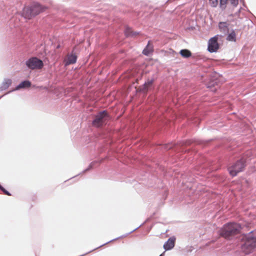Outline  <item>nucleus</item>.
<instances>
[{
  "instance_id": "obj_1",
  "label": "nucleus",
  "mask_w": 256,
  "mask_h": 256,
  "mask_svg": "<svg viewBox=\"0 0 256 256\" xmlns=\"http://www.w3.org/2000/svg\"><path fill=\"white\" fill-rule=\"evenodd\" d=\"M241 226L236 222H229L223 226L218 230V234L226 239L236 235L240 232Z\"/></svg>"
},
{
  "instance_id": "obj_2",
  "label": "nucleus",
  "mask_w": 256,
  "mask_h": 256,
  "mask_svg": "<svg viewBox=\"0 0 256 256\" xmlns=\"http://www.w3.org/2000/svg\"><path fill=\"white\" fill-rule=\"evenodd\" d=\"M244 242L242 250L246 254L251 252L256 248V230L252 231L243 237Z\"/></svg>"
},
{
  "instance_id": "obj_3",
  "label": "nucleus",
  "mask_w": 256,
  "mask_h": 256,
  "mask_svg": "<svg viewBox=\"0 0 256 256\" xmlns=\"http://www.w3.org/2000/svg\"><path fill=\"white\" fill-rule=\"evenodd\" d=\"M46 8L36 2H32L30 4L24 7L22 10L23 16L28 19L31 18L40 13L44 11Z\"/></svg>"
},
{
  "instance_id": "obj_4",
  "label": "nucleus",
  "mask_w": 256,
  "mask_h": 256,
  "mask_svg": "<svg viewBox=\"0 0 256 256\" xmlns=\"http://www.w3.org/2000/svg\"><path fill=\"white\" fill-rule=\"evenodd\" d=\"M245 167V160L241 159L237 161L234 164L229 167L228 170L230 174L232 176H236L238 172L242 171Z\"/></svg>"
},
{
  "instance_id": "obj_5",
  "label": "nucleus",
  "mask_w": 256,
  "mask_h": 256,
  "mask_svg": "<svg viewBox=\"0 0 256 256\" xmlns=\"http://www.w3.org/2000/svg\"><path fill=\"white\" fill-rule=\"evenodd\" d=\"M108 119V116L106 111L99 112L92 122V124L96 127L102 126Z\"/></svg>"
},
{
  "instance_id": "obj_6",
  "label": "nucleus",
  "mask_w": 256,
  "mask_h": 256,
  "mask_svg": "<svg viewBox=\"0 0 256 256\" xmlns=\"http://www.w3.org/2000/svg\"><path fill=\"white\" fill-rule=\"evenodd\" d=\"M26 64L28 68L32 70L41 69L44 66L42 61L36 57L32 58L28 60Z\"/></svg>"
},
{
  "instance_id": "obj_7",
  "label": "nucleus",
  "mask_w": 256,
  "mask_h": 256,
  "mask_svg": "<svg viewBox=\"0 0 256 256\" xmlns=\"http://www.w3.org/2000/svg\"><path fill=\"white\" fill-rule=\"evenodd\" d=\"M218 36H214L211 38L208 44V50L210 52H216L219 48V45L218 42Z\"/></svg>"
},
{
  "instance_id": "obj_8",
  "label": "nucleus",
  "mask_w": 256,
  "mask_h": 256,
  "mask_svg": "<svg viewBox=\"0 0 256 256\" xmlns=\"http://www.w3.org/2000/svg\"><path fill=\"white\" fill-rule=\"evenodd\" d=\"M176 238L174 237L170 238L168 241L164 244V248L166 250L172 249L175 244Z\"/></svg>"
},
{
  "instance_id": "obj_9",
  "label": "nucleus",
  "mask_w": 256,
  "mask_h": 256,
  "mask_svg": "<svg viewBox=\"0 0 256 256\" xmlns=\"http://www.w3.org/2000/svg\"><path fill=\"white\" fill-rule=\"evenodd\" d=\"M154 50L153 46L150 44V41L148 42L146 48L143 50L142 53L144 55L148 56Z\"/></svg>"
},
{
  "instance_id": "obj_10",
  "label": "nucleus",
  "mask_w": 256,
  "mask_h": 256,
  "mask_svg": "<svg viewBox=\"0 0 256 256\" xmlns=\"http://www.w3.org/2000/svg\"><path fill=\"white\" fill-rule=\"evenodd\" d=\"M220 32L226 33L228 31V24L225 22H220L218 24Z\"/></svg>"
},
{
  "instance_id": "obj_11",
  "label": "nucleus",
  "mask_w": 256,
  "mask_h": 256,
  "mask_svg": "<svg viewBox=\"0 0 256 256\" xmlns=\"http://www.w3.org/2000/svg\"><path fill=\"white\" fill-rule=\"evenodd\" d=\"M76 61V56L75 55L71 54L68 57L66 62V65H69L75 63Z\"/></svg>"
},
{
  "instance_id": "obj_12",
  "label": "nucleus",
  "mask_w": 256,
  "mask_h": 256,
  "mask_svg": "<svg viewBox=\"0 0 256 256\" xmlns=\"http://www.w3.org/2000/svg\"><path fill=\"white\" fill-rule=\"evenodd\" d=\"M180 54L183 58H190L192 56V52L190 51L187 49L182 50L180 51Z\"/></svg>"
},
{
  "instance_id": "obj_13",
  "label": "nucleus",
  "mask_w": 256,
  "mask_h": 256,
  "mask_svg": "<svg viewBox=\"0 0 256 256\" xmlns=\"http://www.w3.org/2000/svg\"><path fill=\"white\" fill-rule=\"evenodd\" d=\"M31 83L28 80H26L22 82L18 86L17 88H28L30 86Z\"/></svg>"
},
{
  "instance_id": "obj_14",
  "label": "nucleus",
  "mask_w": 256,
  "mask_h": 256,
  "mask_svg": "<svg viewBox=\"0 0 256 256\" xmlns=\"http://www.w3.org/2000/svg\"><path fill=\"white\" fill-rule=\"evenodd\" d=\"M12 84V80L10 79L5 80L2 83V88L4 89L8 88Z\"/></svg>"
},
{
  "instance_id": "obj_15",
  "label": "nucleus",
  "mask_w": 256,
  "mask_h": 256,
  "mask_svg": "<svg viewBox=\"0 0 256 256\" xmlns=\"http://www.w3.org/2000/svg\"><path fill=\"white\" fill-rule=\"evenodd\" d=\"M236 34L234 31L232 32L228 36L227 40L229 41H236Z\"/></svg>"
},
{
  "instance_id": "obj_16",
  "label": "nucleus",
  "mask_w": 256,
  "mask_h": 256,
  "mask_svg": "<svg viewBox=\"0 0 256 256\" xmlns=\"http://www.w3.org/2000/svg\"><path fill=\"white\" fill-rule=\"evenodd\" d=\"M152 82L150 81L147 82H146L144 85L143 88H142V90L144 92H146L148 90V88L152 85Z\"/></svg>"
},
{
  "instance_id": "obj_17",
  "label": "nucleus",
  "mask_w": 256,
  "mask_h": 256,
  "mask_svg": "<svg viewBox=\"0 0 256 256\" xmlns=\"http://www.w3.org/2000/svg\"><path fill=\"white\" fill-rule=\"evenodd\" d=\"M228 0H220V6L222 10H224Z\"/></svg>"
},
{
  "instance_id": "obj_18",
  "label": "nucleus",
  "mask_w": 256,
  "mask_h": 256,
  "mask_svg": "<svg viewBox=\"0 0 256 256\" xmlns=\"http://www.w3.org/2000/svg\"><path fill=\"white\" fill-rule=\"evenodd\" d=\"M125 34L127 36H134L136 34V32L132 31L130 28H127L125 32Z\"/></svg>"
},
{
  "instance_id": "obj_19",
  "label": "nucleus",
  "mask_w": 256,
  "mask_h": 256,
  "mask_svg": "<svg viewBox=\"0 0 256 256\" xmlns=\"http://www.w3.org/2000/svg\"><path fill=\"white\" fill-rule=\"evenodd\" d=\"M210 4L212 7H216L218 4V0H210Z\"/></svg>"
},
{
  "instance_id": "obj_20",
  "label": "nucleus",
  "mask_w": 256,
  "mask_h": 256,
  "mask_svg": "<svg viewBox=\"0 0 256 256\" xmlns=\"http://www.w3.org/2000/svg\"><path fill=\"white\" fill-rule=\"evenodd\" d=\"M0 189L3 192L8 196H11V194L7 191L6 190H5L0 184Z\"/></svg>"
},
{
  "instance_id": "obj_21",
  "label": "nucleus",
  "mask_w": 256,
  "mask_h": 256,
  "mask_svg": "<svg viewBox=\"0 0 256 256\" xmlns=\"http://www.w3.org/2000/svg\"><path fill=\"white\" fill-rule=\"evenodd\" d=\"M230 2L234 6L236 7L238 4V0H230Z\"/></svg>"
},
{
  "instance_id": "obj_22",
  "label": "nucleus",
  "mask_w": 256,
  "mask_h": 256,
  "mask_svg": "<svg viewBox=\"0 0 256 256\" xmlns=\"http://www.w3.org/2000/svg\"><path fill=\"white\" fill-rule=\"evenodd\" d=\"M216 83V82H214V81L211 82H210V84H208V88H212V86H214V84Z\"/></svg>"
},
{
  "instance_id": "obj_23",
  "label": "nucleus",
  "mask_w": 256,
  "mask_h": 256,
  "mask_svg": "<svg viewBox=\"0 0 256 256\" xmlns=\"http://www.w3.org/2000/svg\"><path fill=\"white\" fill-rule=\"evenodd\" d=\"M160 256H164V254H160Z\"/></svg>"
}]
</instances>
